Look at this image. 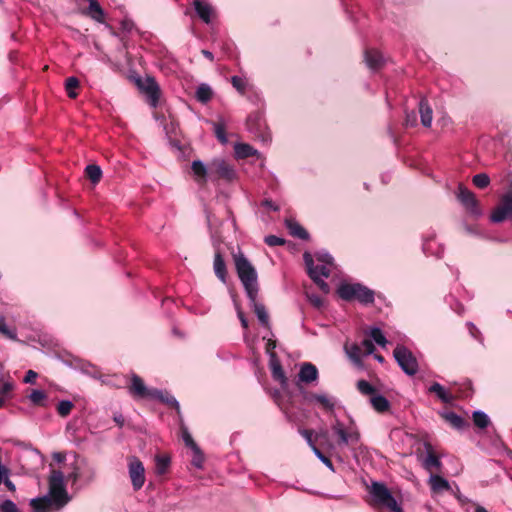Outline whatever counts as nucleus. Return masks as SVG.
I'll list each match as a JSON object with an SVG mask.
<instances>
[{
  "label": "nucleus",
  "instance_id": "nucleus-60",
  "mask_svg": "<svg viewBox=\"0 0 512 512\" xmlns=\"http://www.w3.org/2000/svg\"><path fill=\"white\" fill-rule=\"evenodd\" d=\"M113 421L117 424L118 427L122 428L125 424V418L120 412H115L113 414Z\"/></svg>",
  "mask_w": 512,
  "mask_h": 512
},
{
  "label": "nucleus",
  "instance_id": "nucleus-2",
  "mask_svg": "<svg viewBox=\"0 0 512 512\" xmlns=\"http://www.w3.org/2000/svg\"><path fill=\"white\" fill-rule=\"evenodd\" d=\"M234 264L237 275L244 287L246 296L253 297L259 293L258 275L255 267L241 252L234 255Z\"/></svg>",
  "mask_w": 512,
  "mask_h": 512
},
{
  "label": "nucleus",
  "instance_id": "nucleus-25",
  "mask_svg": "<svg viewBox=\"0 0 512 512\" xmlns=\"http://www.w3.org/2000/svg\"><path fill=\"white\" fill-rule=\"evenodd\" d=\"M299 432L311 447L315 456L320 459V445L318 444L320 434L312 429H301Z\"/></svg>",
  "mask_w": 512,
  "mask_h": 512
},
{
  "label": "nucleus",
  "instance_id": "nucleus-28",
  "mask_svg": "<svg viewBox=\"0 0 512 512\" xmlns=\"http://www.w3.org/2000/svg\"><path fill=\"white\" fill-rule=\"evenodd\" d=\"M440 415L446 422L451 425V427L457 430H462L470 426L468 421L454 412H444Z\"/></svg>",
  "mask_w": 512,
  "mask_h": 512
},
{
  "label": "nucleus",
  "instance_id": "nucleus-56",
  "mask_svg": "<svg viewBox=\"0 0 512 512\" xmlns=\"http://www.w3.org/2000/svg\"><path fill=\"white\" fill-rule=\"evenodd\" d=\"M121 30L124 32H131L134 28V23L131 19L125 18L120 22Z\"/></svg>",
  "mask_w": 512,
  "mask_h": 512
},
{
  "label": "nucleus",
  "instance_id": "nucleus-3",
  "mask_svg": "<svg viewBox=\"0 0 512 512\" xmlns=\"http://www.w3.org/2000/svg\"><path fill=\"white\" fill-rule=\"evenodd\" d=\"M337 296L346 301H357L362 305H372L375 301V292L362 283H349L341 281L336 289Z\"/></svg>",
  "mask_w": 512,
  "mask_h": 512
},
{
  "label": "nucleus",
  "instance_id": "nucleus-54",
  "mask_svg": "<svg viewBox=\"0 0 512 512\" xmlns=\"http://www.w3.org/2000/svg\"><path fill=\"white\" fill-rule=\"evenodd\" d=\"M362 347V351L364 350V354L365 355H369V354H372L375 350V346L373 344V341L372 339H364L362 342H361V345Z\"/></svg>",
  "mask_w": 512,
  "mask_h": 512
},
{
  "label": "nucleus",
  "instance_id": "nucleus-18",
  "mask_svg": "<svg viewBox=\"0 0 512 512\" xmlns=\"http://www.w3.org/2000/svg\"><path fill=\"white\" fill-rule=\"evenodd\" d=\"M150 399L158 400V401L174 408L177 411V413H180L179 402L172 394H170L166 390H161V389H157V388L153 389Z\"/></svg>",
  "mask_w": 512,
  "mask_h": 512
},
{
  "label": "nucleus",
  "instance_id": "nucleus-23",
  "mask_svg": "<svg viewBox=\"0 0 512 512\" xmlns=\"http://www.w3.org/2000/svg\"><path fill=\"white\" fill-rule=\"evenodd\" d=\"M284 224L291 236L299 238L301 240L309 239L310 236L307 230L304 227H302L296 220L292 218H286Z\"/></svg>",
  "mask_w": 512,
  "mask_h": 512
},
{
  "label": "nucleus",
  "instance_id": "nucleus-20",
  "mask_svg": "<svg viewBox=\"0 0 512 512\" xmlns=\"http://www.w3.org/2000/svg\"><path fill=\"white\" fill-rule=\"evenodd\" d=\"M193 7L198 17L206 24H209L212 20L213 8L212 6L202 0H193Z\"/></svg>",
  "mask_w": 512,
  "mask_h": 512
},
{
  "label": "nucleus",
  "instance_id": "nucleus-17",
  "mask_svg": "<svg viewBox=\"0 0 512 512\" xmlns=\"http://www.w3.org/2000/svg\"><path fill=\"white\" fill-rule=\"evenodd\" d=\"M317 378H318V369L315 365H313L309 362H304L301 364V367H300V370L298 373V382H297L298 385L300 383L309 384V383L315 381Z\"/></svg>",
  "mask_w": 512,
  "mask_h": 512
},
{
  "label": "nucleus",
  "instance_id": "nucleus-38",
  "mask_svg": "<svg viewBox=\"0 0 512 512\" xmlns=\"http://www.w3.org/2000/svg\"><path fill=\"white\" fill-rule=\"evenodd\" d=\"M85 173L93 184L98 183L102 177V170L100 166L95 164L87 165L85 168Z\"/></svg>",
  "mask_w": 512,
  "mask_h": 512
},
{
  "label": "nucleus",
  "instance_id": "nucleus-29",
  "mask_svg": "<svg viewBox=\"0 0 512 512\" xmlns=\"http://www.w3.org/2000/svg\"><path fill=\"white\" fill-rule=\"evenodd\" d=\"M270 366L274 380L279 381L281 386L285 387L287 384V378L284 374L281 364L276 359L275 353H271Z\"/></svg>",
  "mask_w": 512,
  "mask_h": 512
},
{
  "label": "nucleus",
  "instance_id": "nucleus-45",
  "mask_svg": "<svg viewBox=\"0 0 512 512\" xmlns=\"http://www.w3.org/2000/svg\"><path fill=\"white\" fill-rule=\"evenodd\" d=\"M304 294L313 307L320 309V295L314 293L311 286L304 285Z\"/></svg>",
  "mask_w": 512,
  "mask_h": 512
},
{
  "label": "nucleus",
  "instance_id": "nucleus-7",
  "mask_svg": "<svg viewBox=\"0 0 512 512\" xmlns=\"http://www.w3.org/2000/svg\"><path fill=\"white\" fill-rule=\"evenodd\" d=\"M393 356L403 372L407 375L414 376L418 372V361L407 347L397 345L393 351Z\"/></svg>",
  "mask_w": 512,
  "mask_h": 512
},
{
  "label": "nucleus",
  "instance_id": "nucleus-31",
  "mask_svg": "<svg viewBox=\"0 0 512 512\" xmlns=\"http://www.w3.org/2000/svg\"><path fill=\"white\" fill-rule=\"evenodd\" d=\"M30 506L33 512H49L54 508V504L49 500V497H37L30 500Z\"/></svg>",
  "mask_w": 512,
  "mask_h": 512
},
{
  "label": "nucleus",
  "instance_id": "nucleus-63",
  "mask_svg": "<svg viewBox=\"0 0 512 512\" xmlns=\"http://www.w3.org/2000/svg\"><path fill=\"white\" fill-rule=\"evenodd\" d=\"M2 483H4V485L7 487L8 490L10 491H15L16 490V486L15 484L9 479V476H7V478H5Z\"/></svg>",
  "mask_w": 512,
  "mask_h": 512
},
{
  "label": "nucleus",
  "instance_id": "nucleus-22",
  "mask_svg": "<svg viewBox=\"0 0 512 512\" xmlns=\"http://www.w3.org/2000/svg\"><path fill=\"white\" fill-rule=\"evenodd\" d=\"M340 269L334 261V258L328 253H322V278L337 276Z\"/></svg>",
  "mask_w": 512,
  "mask_h": 512
},
{
  "label": "nucleus",
  "instance_id": "nucleus-9",
  "mask_svg": "<svg viewBox=\"0 0 512 512\" xmlns=\"http://www.w3.org/2000/svg\"><path fill=\"white\" fill-rule=\"evenodd\" d=\"M246 128L255 138L262 142H267L270 139L263 113L260 111H255L248 115Z\"/></svg>",
  "mask_w": 512,
  "mask_h": 512
},
{
  "label": "nucleus",
  "instance_id": "nucleus-16",
  "mask_svg": "<svg viewBox=\"0 0 512 512\" xmlns=\"http://www.w3.org/2000/svg\"><path fill=\"white\" fill-rule=\"evenodd\" d=\"M257 297H258V294H254L253 297L247 296L248 301H249V306H250L251 309H253V311H254L255 315L257 316L260 324L263 327L270 329L269 315H268V312L266 310V307L264 306L263 303L258 302Z\"/></svg>",
  "mask_w": 512,
  "mask_h": 512
},
{
  "label": "nucleus",
  "instance_id": "nucleus-46",
  "mask_svg": "<svg viewBox=\"0 0 512 512\" xmlns=\"http://www.w3.org/2000/svg\"><path fill=\"white\" fill-rule=\"evenodd\" d=\"M472 183L479 189H485L490 184V178L486 173H479L473 176Z\"/></svg>",
  "mask_w": 512,
  "mask_h": 512
},
{
  "label": "nucleus",
  "instance_id": "nucleus-1",
  "mask_svg": "<svg viewBox=\"0 0 512 512\" xmlns=\"http://www.w3.org/2000/svg\"><path fill=\"white\" fill-rule=\"evenodd\" d=\"M322 410L330 417L335 419L332 424L333 432L339 437L338 444H356L360 439L358 431H346L344 425L338 420V414L344 413L343 407L337 405L335 400L329 399L322 395Z\"/></svg>",
  "mask_w": 512,
  "mask_h": 512
},
{
  "label": "nucleus",
  "instance_id": "nucleus-6",
  "mask_svg": "<svg viewBox=\"0 0 512 512\" xmlns=\"http://www.w3.org/2000/svg\"><path fill=\"white\" fill-rule=\"evenodd\" d=\"M210 179H222L227 183L235 181L238 177L234 166L223 158H214L209 163Z\"/></svg>",
  "mask_w": 512,
  "mask_h": 512
},
{
  "label": "nucleus",
  "instance_id": "nucleus-30",
  "mask_svg": "<svg viewBox=\"0 0 512 512\" xmlns=\"http://www.w3.org/2000/svg\"><path fill=\"white\" fill-rule=\"evenodd\" d=\"M231 84L233 88L236 89V91L241 96H247L248 92L253 89V86L249 83V81L242 76L234 75L231 77Z\"/></svg>",
  "mask_w": 512,
  "mask_h": 512
},
{
  "label": "nucleus",
  "instance_id": "nucleus-48",
  "mask_svg": "<svg viewBox=\"0 0 512 512\" xmlns=\"http://www.w3.org/2000/svg\"><path fill=\"white\" fill-rule=\"evenodd\" d=\"M191 450L193 452V457H192V461H191L192 465L198 469H201L203 467V463H204L203 452L201 451L199 446H197L196 448H193Z\"/></svg>",
  "mask_w": 512,
  "mask_h": 512
},
{
  "label": "nucleus",
  "instance_id": "nucleus-59",
  "mask_svg": "<svg viewBox=\"0 0 512 512\" xmlns=\"http://www.w3.org/2000/svg\"><path fill=\"white\" fill-rule=\"evenodd\" d=\"M262 206L272 211L279 210V206L276 203H274L271 199H264L262 201Z\"/></svg>",
  "mask_w": 512,
  "mask_h": 512
},
{
  "label": "nucleus",
  "instance_id": "nucleus-62",
  "mask_svg": "<svg viewBox=\"0 0 512 512\" xmlns=\"http://www.w3.org/2000/svg\"><path fill=\"white\" fill-rule=\"evenodd\" d=\"M275 347H276L275 341H273L271 339H267L266 352L269 354L270 357H271V353H274L273 350L275 349Z\"/></svg>",
  "mask_w": 512,
  "mask_h": 512
},
{
  "label": "nucleus",
  "instance_id": "nucleus-53",
  "mask_svg": "<svg viewBox=\"0 0 512 512\" xmlns=\"http://www.w3.org/2000/svg\"><path fill=\"white\" fill-rule=\"evenodd\" d=\"M234 306H235V309H236V312H237L238 319H239V321L241 323V326L244 329H248V327H249L248 320H247L245 314L241 310V308H240V306H239V304L237 303L236 300H234Z\"/></svg>",
  "mask_w": 512,
  "mask_h": 512
},
{
  "label": "nucleus",
  "instance_id": "nucleus-5",
  "mask_svg": "<svg viewBox=\"0 0 512 512\" xmlns=\"http://www.w3.org/2000/svg\"><path fill=\"white\" fill-rule=\"evenodd\" d=\"M369 493L372 498V505L379 508H387L391 512H403L402 508L398 505L397 501L385 484L373 482L369 489Z\"/></svg>",
  "mask_w": 512,
  "mask_h": 512
},
{
  "label": "nucleus",
  "instance_id": "nucleus-24",
  "mask_svg": "<svg viewBox=\"0 0 512 512\" xmlns=\"http://www.w3.org/2000/svg\"><path fill=\"white\" fill-rule=\"evenodd\" d=\"M213 270L216 277L223 283H227V268L222 254L219 250H216L213 261Z\"/></svg>",
  "mask_w": 512,
  "mask_h": 512
},
{
  "label": "nucleus",
  "instance_id": "nucleus-33",
  "mask_svg": "<svg viewBox=\"0 0 512 512\" xmlns=\"http://www.w3.org/2000/svg\"><path fill=\"white\" fill-rule=\"evenodd\" d=\"M28 399L33 405L47 407L48 405V395L45 391L40 389H34L28 395Z\"/></svg>",
  "mask_w": 512,
  "mask_h": 512
},
{
  "label": "nucleus",
  "instance_id": "nucleus-4",
  "mask_svg": "<svg viewBox=\"0 0 512 512\" xmlns=\"http://www.w3.org/2000/svg\"><path fill=\"white\" fill-rule=\"evenodd\" d=\"M45 497L54 504V508L60 510L64 508L71 500L65 483L64 474L60 470H53L49 477V490Z\"/></svg>",
  "mask_w": 512,
  "mask_h": 512
},
{
  "label": "nucleus",
  "instance_id": "nucleus-42",
  "mask_svg": "<svg viewBox=\"0 0 512 512\" xmlns=\"http://www.w3.org/2000/svg\"><path fill=\"white\" fill-rule=\"evenodd\" d=\"M0 333L10 340H17V332L6 325L5 317L0 314Z\"/></svg>",
  "mask_w": 512,
  "mask_h": 512
},
{
  "label": "nucleus",
  "instance_id": "nucleus-41",
  "mask_svg": "<svg viewBox=\"0 0 512 512\" xmlns=\"http://www.w3.org/2000/svg\"><path fill=\"white\" fill-rule=\"evenodd\" d=\"M424 466L426 469L430 470L431 468L440 469L441 461L439 457L434 453V451L430 448L427 454V457L424 462Z\"/></svg>",
  "mask_w": 512,
  "mask_h": 512
},
{
  "label": "nucleus",
  "instance_id": "nucleus-40",
  "mask_svg": "<svg viewBox=\"0 0 512 512\" xmlns=\"http://www.w3.org/2000/svg\"><path fill=\"white\" fill-rule=\"evenodd\" d=\"M472 418L474 425L480 429H484L490 424L489 417L482 411H475Z\"/></svg>",
  "mask_w": 512,
  "mask_h": 512
},
{
  "label": "nucleus",
  "instance_id": "nucleus-11",
  "mask_svg": "<svg viewBox=\"0 0 512 512\" xmlns=\"http://www.w3.org/2000/svg\"><path fill=\"white\" fill-rule=\"evenodd\" d=\"M490 219L494 223H501L507 219L512 220V195L504 194L499 204L492 211Z\"/></svg>",
  "mask_w": 512,
  "mask_h": 512
},
{
  "label": "nucleus",
  "instance_id": "nucleus-35",
  "mask_svg": "<svg viewBox=\"0 0 512 512\" xmlns=\"http://www.w3.org/2000/svg\"><path fill=\"white\" fill-rule=\"evenodd\" d=\"M429 392L430 393H434L437 395V397L444 403H452L453 400H454V397L453 395H451L450 393H447L443 386L441 384H439L438 382H434L430 387H429Z\"/></svg>",
  "mask_w": 512,
  "mask_h": 512
},
{
  "label": "nucleus",
  "instance_id": "nucleus-55",
  "mask_svg": "<svg viewBox=\"0 0 512 512\" xmlns=\"http://www.w3.org/2000/svg\"><path fill=\"white\" fill-rule=\"evenodd\" d=\"M13 387V383L9 381L0 383V395L4 397L5 395L9 394Z\"/></svg>",
  "mask_w": 512,
  "mask_h": 512
},
{
  "label": "nucleus",
  "instance_id": "nucleus-8",
  "mask_svg": "<svg viewBox=\"0 0 512 512\" xmlns=\"http://www.w3.org/2000/svg\"><path fill=\"white\" fill-rule=\"evenodd\" d=\"M357 389L363 395L370 396V403L378 413H385L390 410V402L382 395L376 394V388L368 381L361 379L357 382Z\"/></svg>",
  "mask_w": 512,
  "mask_h": 512
},
{
  "label": "nucleus",
  "instance_id": "nucleus-47",
  "mask_svg": "<svg viewBox=\"0 0 512 512\" xmlns=\"http://www.w3.org/2000/svg\"><path fill=\"white\" fill-rule=\"evenodd\" d=\"M74 404L70 400H61L57 405V412L60 416L66 417L70 414Z\"/></svg>",
  "mask_w": 512,
  "mask_h": 512
},
{
  "label": "nucleus",
  "instance_id": "nucleus-64",
  "mask_svg": "<svg viewBox=\"0 0 512 512\" xmlns=\"http://www.w3.org/2000/svg\"><path fill=\"white\" fill-rule=\"evenodd\" d=\"M202 55L207 58L208 60H210L211 62L214 61V55L211 51L209 50H206V49H203L201 51Z\"/></svg>",
  "mask_w": 512,
  "mask_h": 512
},
{
  "label": "nucleus",
  "instance_id": "nucleus-58",
  "mask_svg": "<svg viewBox=\"0 0 512 512\" xmlns=\"http://www.w3.org/2000/svg\"><path fill=\"white\" fill-rule=\"evenodd\" d=\"M37 373L33 370L27 371L23 381L24 383L33 384L35 382V379L37 378Z\"/></svg>",
  "mask_w": 512,
  "mask_h": 512
},
{
  "label": "nucleus",
  "instance_id": "nucleus-10",
  "mask_svg": "<svg viewBox=\"0 0 512 512\" xmlns=\"http://www.w3.org/2000/svg\"><path fill=\"white\" fill-rule=\"evenodd\" d=\"M128 473L134 491H139L145 484V468L139 458L132 456L128 461Z\"/></svg>",
  "mask_w": 512,
  "mask_h": 512
},
{
  "label": "nucleus",
  "instance_id": "nucleus-13",
  "mask_svg": "<svg viewBox=\"0 0 512 512\" xmlns=\"http://www.w3.org/2000/svg\"><path fill=\"white\" fill-rule=\"evenodd\" d=\"M314 257L317 261H320V253L318 252L314 255L309 251L303 253L304 269L309 278L320 287V265L315 264Z\"/></svg>",
  "mask_w": 512,
  "mask_h": 512
},
{
  "label": "nucleus",
  "instance_id": "nucleus-52",
  "mask_svg": "<svg viewBox=\"0 0 512 512\" xmlns=\"http://www.w3.org/2000/svg\"><path fill=\"white\" fill-rule=\"evenodd\" d=\"M0 512H21L17 505L10 499L4 500L0 505Z\"/></svg>",
  "mask_w": 512,
  "mask_h": 512
},
{
  "label": "nucleus",
  "instance_id": "nucleus-37",
  "mask_svg": "<svg viewBox=\"0 0 512 512\" xmlns=\"http://www.w3.org/2000/svg\"><path fill=\"white\" fill-rule=\"evenodd\" d=\"M430 485L431 489L435 492L448 490L450 488L448 481L439 475H431Z\"/></svg>",
  "mask_w": 512,
  "mask_h": 512
},
{
  "label": "nucleus",
  "instance_id": "nucleus-49",
  "mask_svg": "<svg viewBox=\"0 0 512 512\" xmlns=\"http://www.w3.org/2000/svg\"><path fill=\"white\" fill-rule=\"evenodd\" d=\"M370 337L372 338V341H375L378 345L384 347L387 343V340L382 333L381 329L374 327L370 331Z\"/></svg>",
  "mask_w": 512,
  "mask_h": 512
},
{
  "label": "nucleus",
  "instance_id": "nucleus-34",
  "mask_svg": "<svg viewBox=\"0 0 512 512\" xmlns=\"http://www.w3.org/2000/svg\"><path fill=\"white\" fill-rule=\"evenodd\" d=\"M235 156L239 159L248 158L257 154V150L246 143H237L234 146Z\"/></svg>",
  "mask_w": 512,
  "mask_h": 512
},
{
  "label": "nucleus",
  "instance_id": "nucleus-43",
  "mask_svg": "<svg viewBox=\"0 0 512 512\" xmlns=\"http://www.w3.org/2000/svg\"><path fill=\"white\" fill-rule=\"evenodd\" d=\"M79 86V80L72 76V77H69L66 79V82H65V89H66V92H67V95L74 99L77 97V92H76V88Z\"/></svg>",
  "mask_w": 512,
  "mask_h": 512
},
{
  "label": "nucleus",
  "instance_id": "nucleus-14",
  "mask_svg": "<svg viewBox=\"0 0 512 512\" xmlns=\"http://www.w3.org/2000/svg\"><path fill=\"white\" fill-rule=\"evenodd\" d=\"M153 389L148 388L140 376L132 373L131 382L128 386V392L131 396L138 399H150Z\"/></svg>",
  "mask_w": 512,
  "mask_h": 512
},
{
  "label": "nucleus",
  "instance_id": "nucleus-27",
  "mask_svg": "<svg viewBox=\"0 0 512 512\" xmlns=\"http://www.w3.org/2000/svg\"><path fill=\"white\" fill-rule=\"evenodd\" d=\"M84 14L98 23L105 22V12L97 0L90 1L89 6L85 10Z\"/></svg>",
  "mask_w": 512,
  "mask_h": 512
},
{
  "label": "nucleus",
  "instance_id": "nucleus-61",
  "mask_svg": "<svg viewBox=\"0 0 512 512\" xmlns=\"http://www.w3.org/2000/svg\"><path fill=\"white\" fill-rule=\"evenodd\" d=\"M80 477V474L78 472V468H74V470L67 475V479L71 480L72 483H76Z\"/></svg>",
  "mask_w": 512,
  "mask_h": 512
},
{
  "label": "nucleus",
  "instance_id": "nucleus-51",
  "mask_svg": "<svg viewBox=\"0 0 512 512\" xmlns=\"http://www.w3.org/2000/svg\"><path fill=\"white\" fill-rule=\"evenodd\" d=\"M170 464V459L167 457H157L156 458V470L157 473L163 474L167 470Z\"/></svg>",
  "mask_w": 512,
  "mask_h": 512
},
{
  "label": "nucleus",
  "instance_id": "nucleus-15",
  "mask_svg": "<svg viewBox=\"0 0 512 512\" xmlns=\"http://www.w3.org/2000/svg\"><path fill=\"white\" fill-rule=\"evenodd\" d=\"M139 86L146 93L148 104L153 108L157 107L160 98V89L157 82L153 78H147Z\"/></svg>",
  "mask_w": 512,
  "mask_h": 512
},
{
  "label": "nucleus",
  "instance_id": "nucleus-12",
  "mask_svg": "<svg viewBox=\"0 0 512 512\" xmlns=\"http://www.w3.org/2000/svg\"><path fill=\"white\" fill-rule=\"evenodd\" d=\"M458 200L462 205L473 215H480L481 210L479 208V202L476 199L475 194L466 188L463 184L458 186Z\"/></svg>",
  "mask_w": 512,
  "mask_h": 512
},
{
  "label": "nucleus",
  "instance_id": "nucleus-39",
  "mask_svg": "<svg viewBox=\"0 0 512 512\" xmlns=\"http://www.w3.org/2000/svg\"><path fill=\"white\" fill-rule=\"evenodd\" d=\"M180 433H181V438H182L183 442L185 443V445L188 448L193 449L198 446L196 444V442L193 440L188 427L183 422H181V424H180Z\"/></svg>",
  "mask_w": 512,
  "mask_h": 512
},
{
  "label": "nucleus",
  "instance_id": "nucleus-21",
  "mask_svg": "<svg viewBox=\"0 0 512 512\" xmlns=\"http://www.w3.org/2000/svg\"><path fill=\"white\" fill-rule=\"evenodd\" d=\"M364 59L366 65L373 71L379 70L384 64L383 56L377 49H367L364 54Z\"/></svg>",
  "mask_w": 512,
  "mask_h": 512
},
{
  "label": "nucleus",
  "instance_id": "nucleus-44",
  "mask_svg": "<svg viewBox=\"0 0 512 512\" xmlns=\"http://www.w3.org/2000/svg\"><path fill=\"white\" fill-rule=\"evenodd\" d=\"M213 126V130L215 133L216 138L221 142L222 144H226L228 142V138L225 132V125L222 122H211Z\"/></svg>",
  "mask_w": 512,
  "mask_h": 512
},
{
  "label": "nucleus",
  "instance_id": "nucleus-36",
  "mask_svg": "<svg viewBox=\"0 0 512 512\" xmlns=\"http://www.w3.org/2000/svg\"><path fill=\"white\" fill-rule=\"evenodd\" d=\"M212 95V88L208 84L202 83L198 86L195 97L197 101H199L200 103L206 104L211 100Z\"/></svg>",
  "mask_w": 512,
  "mask_h": 512
},
{
  "label": "nucleus",
  "instance_id": "nucleus-50",
  "mask_svg": "<svg viewBox=\"0 0 512 512\" xmlns=\"http://www.w3.org/2000/svg\"><path fill=\"white\" fill-rule=\"evenodd\" d=\"M266 245L270 247L281 246L285 244V239L276 235H267L264 238Z\"/></svg>",
  "mask_w": 512,
  "mask_h": 512
},
{
  "label": "nucleus",
  "instance_id": "nucleus-57",
  "mask_svg": "<svg viewBox=\"0 0 512 512\" xmlns=\"http://www.w3.org/2000/svg\"><path fill=\"white\" fill-rule=\"evenodd\" d=\"M405 125L410 127H414L417 125V116L415 112L412 111L410 113H406Z\"/></svg>",
  "mask_w": 512,
  "mask_h": 512
},
{
  "label": "nucleus",
  "instance_id": "nucleus-26",
  "mask_svg": "<svg viewBox=\"0 0 512 512\" xmlns=\"http://www.w3.org/2000/svg\"><path fill=\"white\" fill-rule=\"evenodd\" d=\"M418 109L422 125L429 128L432 124L433 111L426 98H421L418 104Z\"/></svg>",
  "mask_w": 512,
  "mask_h": 512
},
{
  "label": "nucleus",
  "instance_id": "nucleus-19",
  "mask_svg": "<svg viewBox=\"0 0 512 512\" xmlns=\"http://www.w3.org/2000/svg\"><path fill=\"white\" fill-rule=\"evenodd\" d=\"M191 169L195 176V181L199 185H203L207 182L208 177H210L209 165L207 166L201 160H194L191 164Z\"/></svg>",
  "mask_w": 512,
  "mask_h": 512
},
{
  "label": "nucleus",
  "instance_id": "nucleus-32",
  "mask_svg": "<svg viewBox=\"0 0 512 512\" xmlns=\"http://www.w3.org/2000/svg\"><path fill=\"white\" fill-rule=\"evenodd\" d=\"M345 351L348 357L357 365L361 364L362 355L364 354L362 351V347L357 343H346Z\"/></svg>",
  "mask_w": 512,
  "mask_h": 512
}]
</instances>
